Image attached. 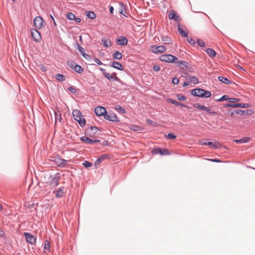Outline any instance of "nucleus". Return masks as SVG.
I'll list each match as a JSON object with an SVG mask.
<instances>
[{
	"mask_svg": "<svg viewBox=\"0 0 255 255\" xmlns=\"http://www.w3.org/2000/svg\"><path fill=\"white\" fill-rule=\"evenodd\" d=\"M192 95L195 97L201 98H209L211 96V93L209 91L202 88H196L191 91Z\"/></svg>",
	"mask_w": 255,
	"mask_h": 255,
	"instance_id": "obj_1",
	"label": "nucleus"
},
{
	"mask_svg": "<svg viewBox=\"0 0 255 255\" xmlns=\"http://www.w3.org/2000/svg\"><path fill=\"white\" fill-rule=\"evenodd\" d=\"M159 60L162 62L174 63L175 64V62L178 60V57L170 54H163L159 57Z\"/></svg>",
	"mask_w": 255,
	"mask_h": 255,
	"instance_id": "obj_2",
	"label": "nucleus"
},
{
	"mask_svg": "<svg viewBox=\"0 0 255 255\" xmlns=\"http://www.w3.org/2000/svg\"><path fill=\"white\" fill-rule=\"evenodd\" d=\"M67 65L69 67L72 68L75 72L79 74L82 73L84 71L83 68L81 66L77 64L74 61H68Z\"/></svg>",
	"mask_w": 255,
	"mask_h": 255,
	"instance_id": "obj_3",
	"label": "nucleus"
},
{
	"mask_svg": "<svg viewBox=\"0 0 255 255\" xmlns=\"http://www.w3.org/2000/svg\"><path fill=\"white\" fill-rule=\"evenodd\" d=\"M152 154H160L161 155H170V153L166 148H162L160 147L154 148L152 150Z\"/></svg>",
	"mask_w": 255,
	"mask_h": 255,
	"instance_id": "obj_4",
	"label": "nucleus"
},
{
	"mask_svg": "<svg viewBox=\"0 0 255 255\" xmlns=\"http://www.w3.org/2000/svg\"><path fill=\"white\" fill-rule=\"evenodd\" d=\"M104 118L105 120L113 122H118L119 120L118 119L117 115L113 112H107L105 114Z\"/></svg>",
	"mask_w": 255,
	"mask_h": 255,
	"instance_id": "obj_5",
	"label": "nucleus"
},
{
	"mask_svg": "<svg viewBox=\"0 0 255 255\" xmlns=\"http://www.w3.org/2000/svg\"><path fill=\"white\" fill-rule=\"evenodd\" d=\"M150 51L153 53H161L166 50V47L163 45H151L150 46Z\"/></svg>",
	"mask_w": 255,
	"mask_h": 255,
	"instance_id": "obj_6",
	"label": "nucleus"
},
{
	"mask_svg": "<svg viewBox=\"0 0 255 255\" xmlns=\"http://www.w3.org/2000/svg\"><path fill=\"white\" fill-rule=\"evenodd\" d=\"M50 178L51 179L50 183V185L53 187L57 186L59 185L60 179V174L57 172L54 175H50Z\"/></svg>",
	"mask_w": 255,
	"mask_h": 255,
	"instance_id": "obj_7",
	"label": "nucleus"
},
{
	"mask_svg": "<svg viewBox=\"0 0 255 255\" xmlns=\"http://www.w3.org/2000/svg\"><path fill=\"white\" fill-rule=\"evenodd\" d=\"M23 235L25 238L26 242L28 243L32 246L35 245L36 238L34 237V236L27 232H24Z\"/></svg>",
	"mask_w": 255,
	"mask_h": 255,
	"instance_id": "obj_8",
	"label": "nucleus"
},
{
	"mask_svg": "<svg viewBox=\"0 0 255 255\" xmlns=\"http://www.w3.org/2000/svg\"><path fill=\"white\" fill-rule=\"evenodd\" d=\"M193 107L194 108L199 109L202 111H205L208 112L209 114H211L213 115H216L217 113L214 110H212L210 109L208 107H207L205 106L201 105L199 104L196 103L193 104Z\"/></svg>",
	"mask_w": 255,
	"mask_h": 255,
	"instance_id": "obj_9",
	"label": "nucleus"
},
{
	"mask_svg": "<svg viewBox=\"0 0 255 255\" xmlns=\"http://www.w3.org/2000/svg\"><path fill=\"white\" fill-rule=\"evenodd\" d=\"M31 34L33 40L35 42L40 41L42 38L40 32L36 29H32L31 31Z\"/></svg>",
	"mask_w": 255,
	"mask_h": 255,
	"instance_id": "obj_10",
	"label": "nucleus"
},
{
	"mask_svg": "<svg viewBox=\"0 0 255 255\" xmlns=\"http://www.w3.org/2000/svg\"><path fill=\"white\" fill-rule=\"evenodd\" d=\"M43 22V18L39 16H36L33 20L35 27L38 29L42 28Z\"/></svg>",
	"mask_w": 255,
	"mask_h": 255,
	"instance_id": "obj_11",
	"label": "nucleus"
},
{
	"mask_svg": "<svg viewBox=\"0 0 255 255\" xmlns=\"http://www.w3.org/2000/svg\"><path fill=\"white\" fill-rule=\"evenodd\" d=\"M94 112L96 116L98 117H104L107 112V110L106 109L103 107L98 106L95 108Z\"/></svg>",
	"mask_w": 255,
	"mask_h": 255,
	"instance_id": "obj_12",
	"label": "nucleus"
},
{
	"mask_svg": "<svg viewBox=\"0 0 255 255\" xmlns=\"http://www.w3.org/2000/svg\"><path fill=\"white\" fill-rule=\"evenodd\" d=\"M168 17L169 19H173L176 21H180L181 20V18L174 10H171L168 14Z\"/></svg>",
	"mask_w": 255,
	"mask_h": 255,
	"instance_id": "obj_13",
	"label": "nucleus"
},
{
	"mask_svg": "<svg viewBox=\"0 0 255 255\" xmlns=\"http://www.w3.org/2000/svg\"><path fill=\"white\" fill-rule=\"evenodd\" d=\"M235 113L238 115L241 116H247V115H252L254 114V111L252 110H242L240 109H238L235 110Z\"/></svg>",
	"mask_w": 255,
	"mask_h": 255,
	"instance_id": "obj_14",
	"label": "nucleus"
},
{
	"mask_svg": "<svg viewBox=\"0 0 255 255\" xmlns=\"http://www.w3.org/2000/svg\"><path fill=\"white\" fill-rule=\"evenodd\" d=\"M175 65L180 69L185 70L187 69L188 68L189 63L185 61L179 60L178 59V60L175 62Z\"/></svg>",
	"mask_w": 255,
	"mask_h": 255,
	"instance_id": "obj_15",
	"label": "nucleus"
},
{
	"mask_svg": "<svg viewBox=\"0 0 255 255\" xmlns=\"http://www.w3.org/2000/svg\"><path fill=\"white\" fill-rule=\"evenodd\" d=\"M109 155L104 154L99 156L98 159L95 161L94 165L96 168H98L101 162L105 159L109 158Z\"/></svg>",
	"mask_w": 255,
	"mask_h": 255,
	"instance_id": "obj_16",
	"label": "nucleus"
},
{
	"mask_svg": "<svg viewBox=\"0 0 255 255\" xmlns=\"http://www.w3.org/2000/svg\"><path fill=\"white\" fill-rule=\"evenodd\" d=\"M80 140L88 144H94L96 143H100L101 140L99 139H92L87 136H82L80 137Z\"/></svg>",
	"mask_w": 255,
	"mask_h": 255,
	"instance_id": "obj_17",
	"label": "nucleus"
},
{
	"mask_svg": "<svg viewBox=\"0 0 255 255\" xmlns=\"http://www.w3.org/2000/svg\"><path fill=\"white\" fill-rule=\"evenodd\" d=\"M109 66L120 71H123L124 69V67L123 65L121 63L116 61H111Z\"/></svg>",
	"mask_w": 255,
	"mask_h": 255,
	"instance_id": "obj_18",
	"label": "nucleus"
},
{
	"mask_svg": "<svg viewBox=\"0 0 255 255\" xmlns=\"http://www.w3.org/2000/svg\"><path fill=\"white\" fill-rule=\"evenodd\" d=\"M116 42L118 45L125 46L127 45L128 40L125 36H120L117 39Z\"/></svg>",
	"mask_w": 255,
	"mask_h": 255,
	"instance_id": "obj_19",
	"label": "nucleus"
},
{
	"mask_svg": "<svg viewBox=\"0 0 255 255\" xmlns=\"http://www.w3.org/2000/svg\"><path fill=\"white\" fill-rule=\"evenodd\" d=\"M98 128L94 126H91L90 127L86 129L85 134L88 135H91V134H95L97 132V130Z\"/></svg>",
	"mask_w": 255,
	"mask_h": 255,
	"instance_id": "obj_20",
	"label": "nucleus"
},
{
	"mask_svg": "<svg viewBox=\"0 0 255 255\" xmlns=\"http://www.w3.org/2000/svg\"><path fill=\"white\" fill-rule=\"evenodd\" d=\"M72 115L75 121L82 117V113L78 110H74L72 112Z\"/></svg>",
	"mask_w": 255,
	"mask_h": 255,
	"instance_id": "obj_21",
	"label": "nucleus"
},
{
	"mask_svg": "<svg viewBox=\"0 0 255 255\" xmlns=\"http://www.w3.org/2000/svg\"><path fill=\"white\" fill-rule=\"evenodd\" d=\"M66 190L64 188H59L58 190L55 191V196L57 198H61L63 196L65 193Z\"/></svg>",
	"mask_w": 255,
	"mask_h": 255,
	"instance_id": "obj_22",
	"label": "nucleus"
},
{
	"mask_svg": "<svg viewBox=\"0 0 255 255\" xmlns=\"http://www.w3.org/2000/svg\"><path fill=\"white\" fill-rule=\"evenodd\" d=\"M120 7L119 9V12L120 14L123 15L124 16L127 17L126 13V6L123 2L120 3Z\"/></svg>",
	"mask_w": 255,
	"mask_h": 255,
	"instance_id": "obj_23",
	"label": "nucleus"
},
{
	"mask_svg": "<svg viewBox=\"0 0 255 255\" xmlns=\"http://www.w3.org/2000/svg\"><path fill=\"white\" fill-rule=\"evenodd\" d=\"M68 161L63 159H58L56 161L58 166L64 167L67 164Z\"/></svg>",
	"mask_w": 255,
	"mask_h": 255,
	"instance_id": "obj_24",
	"label": "nucleus"
},
{
	"mask_svg": "<svg viewBox=\"0 0 255 255\" xmlns=\"http://www.w3.org/2000/svg\"><path fill=\"white\" fill-rule=\"evenodd\" d=\"M206 52L208 56L211 58L215 57L217 54L216 52L213 49L210 48H207Z\"/></svg>",
	"mask_w": 255,
	"mask_h": 255,
	"instance_id": "obj_25",
	"label": "nucleus"
},
{
	"mask_svg": "<svg viewBox=\"0 0 255 255\" xmlns=\"http://www.w3.org/2000/svg\"><path fill=\"white\" fill-rule=\"evenodd\" d=\"M250 137H243L240 139H235L234 140V141L236 143H243L248 142L250 141Z\"/></svg>",
	"mask_w": 255,
	"mask_h": 255,
	"instance_id": "obj_26",
	"label": "nucleus"
},
{
	"mask_svg": "<svg viewBox=\"0 0 255 255\" xmlns=\"http://www.w3.org/2000/svg\"><path fill=\"white\" fill-rule=\"evenodd\" d=\"M104 46L105 47H109L111 46V41L109 39L106 38H102L101 40Z\"/></svg>",
	"mask_w": 255,
	"mask_h": 255,
	"instance_id": "obj_27",
	"label": "nucleus"
},
{
	"mask_svg": "<svg viewBox=\"0 0 255 255\" xmlns=\"http://www.w3.org/2000/svg\"><path fill=\"white\" fill-rule=\"evenodd\" d=\"M218 79L219 81L222 82V83L226 84H231L232 82L231 80H229L227 78L224 77L223 76H218Z\"/></svg>",
	"mask_w": 255,
	"mask_h": 255,
	"instance_id": "obj_28",
	"label": "nucleus"
},
{
	"mask_svg": "<svg viewBox=\"0 0 255 255\" xmlns=\"http://www.w3.org/2000/svg\"><path fill=\"white\" fill-rule=\"evenodd\" d=\"M177 29L179 33L181 34V36H182L183 37H187L188 32L184 31L183 29L180 26L179 24H178Z\"/></svg>",
	"mask_w": 255,
	"mask_h": 255,
	"instance_id": "obj_29",
	"label": "nucleus"
},
{
	"mask_svg": "<svg viewBox=\"0 0 255 255\" xmlns=\"http://www.w3.org/2000/svg\"><path fill=\"white\" fill-rule=\"evenodd\" d=\"M112 57L114 59L120 60L122 58V54L120 51H117L112 54Z\"/></svg>",
	"mask_w": 255,
	"mask_h": 255,
	"instance_id": "obj_30",
	"label": "nucleus"
},
{
	"mask_svg": "<svg viewBox=\"0 0 255 255\" xmlns=\"http://www.w3.org/2000/svg\"><path fill=\"white\" fill-rule=\"evenodd\" d=\"M161 38L162 41L165 43V44H170L171 43L172 40L171 39L167 36H161Z\"/></svg>",
	"mask_w": 255,
	"mask_h": 255,
	"instance_id": "obj_31",
	"label": "nucleus"
},
{
	"mask_svg": "<svg viewBox=\"0 0 255 255\" xmlns=\"http://www.w3.org/2000/svg\"><path fill=\"white\" fill-rule=\"evenodd\" d=\"M86 16L90 19H94L96 17V14L93 11H86Z\"/></svg>",
	"mask_w": 255,
	"mask_h": 255,
	"instance_id": "obj_32",
	"label": "nucleus"
},
{
	"mask_svg": "<svg viewBox=\"0 0 255 255\" xmlns=\"http://www.w3.org/2000/svg\"><path fill=\"white\" fill-rule=\"evenodd\" d=\"M55 78L58 81L62 82L65 80V76L61 74H57L55 76Z\"/></svg>",
	"mask_w": 255,
	"mask_h": 255,
	"instance_id": "obj_33",
	"label": "nucleus"
},
{
	"mask_svg": "<svg viewBox=\"0 0 255 255\" xmlns=\"http://www.w3.org/2000/svg\"><path fill=\"white\" fill-rule=\"evenodd\" d=\"M76 121L81 127H84L86 125V120L82 117L78 119Z\"/></svg>",
	"mask_w": 255,
	"mask_h": 255,
	"instance_id": "obj_34",
	"label": "nucleus"
},
{
	"mask_svg": "<svg viewBox=\"0 0 255 255\" xmlns=\"http://www.w3.org/2000/svg\"><path fill=\"white\" fill-rule=\"evenodd\" d=\"M115 108L121 114H125L126 113V111L124 108H123L120 105H116Z\"/></svg>",
	"mask_w": 255,
	"mask_h": 255,
	"instance_id": "obj_35",
	"label": "nucleus"
},
{
	"mask_svg": "<svg viewBox=\"0 0 255 255\" xmlns=\"http://www.w3.org/2000/svg\"><path fill=\"white\" fill-rule=\"evenodd\" d=\"M199 143L201 145H208V146H209L211 147H212V145H213V142H211V141H208V142H207V141H206L204 140H200Z\"/></svg>",
	"mask_w": 255,
	"mask_h": 255,
	"instance_id": "obj_36",
	"label": "nucleus"
},
{
	"mask_svg": "<svg viewBox=\"0 0 255 255\" xmlns=\"http://www.w3.org/2000/svg\"><path fill=\"white\" fill-rule=\"evenodd\" d=\"M221 147V143L217 141H215L214 143H213V145H212L211 148H214V149H218Z\"/></svg>",
	"mask_w": 255,
	"mask_h": 255,
	"instance_id": "obj_37",
	"label": "nucleus"
},
{
	"mask_svg": "<svg viewBox=\"0 0 255 255\" xmlns=\"http://www.w3.org/2000/svg\"><path fill=\"white\" fill-rule=\"evenodd\" d=\"M190 82L194 84H197L199 82L198 78L195 76H191L190 78Z\"/></svg>",
	"mask_w": 255,
	"mask_h": 255,
	"instance_id": "obj_38",
	"label": "nucleus"
},
{
	"mask_svg": "<svg viewBox=\"0 0 255 255\" xmlns=\"http://www.w3.org/2000/svg\"><path fill=\"white\" fill-rule=\"evenodd\" d=\"M76 43L77 46V49L81 53V54L82 55L83 53H85L84 49L78 42H76Z\"/></svg>",
	"mask_w": 255,
	"mask_h": 255,
	"instance_id": "obj_39",
	"label": "nucleus"
},
{
	"mask_svg": "<svg viewBox=\"0 0 255 255\" xmlns=\"http://www.w3.org/2000/svg\"><path fill=\"white\" fill-rule=\"evenodd\" d=\"M130 129L134 131H139L140 130L141 128L139 126L132 125L130 126Z\"/></svg>",
	"mask_w": 255,
	"mask_h": 255,
	"instance_id": "obj_40",
	"label": "nucleus"
},
{
	"mask_svg": "<svg viewBox=\"0 0 255 255\" xmlns=\"http://www.w3.org/2000/svg\"><path fill=\"white\" fill-rule=\"evenodd\" d=\"M228 100L229 101V96L227 95L222 96L220 98L217 100L218 102H222L224 101Z\"/></svg>",
	"mask_w": 255,
	"mask_h": 255,
	"instance_id": "obj_41",
	"label": "nucleus"
},
{
	"mask_svg": "<svg viewBox=\"0 0 255 255\" xmlns=\"http://www.w3.org/2000/svg\"><path fill=\"white\" fill-rule=\"evenodd\" d=\"M66 17L69 20H74L75 18V15L70 12L67 14Z\"/></svg>",
	"mask_w": 255,
	"mask_h": 255,
	"instance_id": "obj_42",
	"label": "nucleus"
},
{
	"mask_svg": "<svg viewBox=\"0 0 255 255\" xmlns=\"http://www.w3.org/2000/svg\"><path fill=\"white\" fill-rule=\"evenodd\" d=\"M169 139H174L176 138V135L173 133L170 132L167 135H165Z\"/></svg>",
	"mask_w": 255,
	"mask_h": 255,
	"instance_id": "obj_43",
	"label": "nucleus"
},
{
	"mask_svg": "<svg viewBox=\"0 0 255 255\" xmlns=\"http://www.w3.org/2000/svg\"><path fill=\"white\" fill-rule=\"evenodd\" d=\"M83 165L86 167V168H89L91 167L92 166V162L85 160L83 162Z\"/></svg>",
	"mask_w": 255,
	"mask_h": 255,
	"instance_id": "obj_44",
	"label": "nucleus"
},
{
	"mask_svg": "<svg viewBox=\"0 0 255 255\" xmlns=\"http://www.w3.org/2000/svg\"><path fill=\"white\" fill-rule=\"evenodd\" d=\"M167 102L169 103H171L173 105H175L176 106H178V104H179V102L174 100V99H167Z\"/></svg>",
	"mask_w": 255,
	"mask_h": 255,
	"instance_id": "obj_45",
	"label": "nucleus"
},
{
	"mask_svg": "<svg viewBox=\"0 0 255 255\" xmlns=\"http://www.w3.org/2000/svg\"><path fill=\"white\" fill-rule=\"evenodd\" d=\"M176 97L179 101H184L186 99V97L185 96L180 94H177Z\"/></svg>",
	"mask_w": 255,
	"mask_h": 255,
	"instance_id": "obj_46",
	"label": "nucleus"
},
{
	"mask_svg": "<svg viewBox=\"0 0 255 255\" xmlns=\"http://www.w3.org/2000/svg\"><path fill=\"white\" fill-rule=\"evenodd\" d=\"M50 243L48 241L45 240L44 242V249L49 250L50 249Z\"/></svg>",
	"mask_w": 255,
	"mask_h": 255,
	"instance_id": "obj_47",
	"label": "nucleus"
},
{
	"mask_svg": "<svg viewBox=\"0 0 255 255\" xmlns=\"http://www.w3.org/2000/svg\"><path fill=\"white\" fill-rule=\"evenodd\" d=\"M197 43L200 47L205 46V43L201 39H198Z\"/></svg>",
	"mask_w": 255,
	"mask_h": 255,
	"instance_id": "obj_48",
	"label": "nucleus"
},
{
	"mask_svg": "<svg viewBox=\"0 0 255 255\" xmlns=\"http://www.w3.org/2000/svg\"><path fill=\"white\" fill-rule=\"evenodd\" d=\"M240 101L239 99L236 98H229V102L231 103H237Z\"/></svg>",
	"mask_w": 255,
	"mask_h": 255,
	"instance_id": "obj_49",
	"label": "nucleus"
},
{
	"mask_svg": "<svg viewBox=\"0 0 255 255\" xmlns=\"http://www.w3.org/2000/svg\"><path fill=\"white\" fill-rule=\"evenodd\" d=\"M105 77L110 82H114V77L110 73H108Z\"/></svg>",
	"mask_w": 255,
	"mask_h": 255,
	"instance_id": "obj_50",
	"label": "nucleus"
},
{
	"mask_svg": "<svg viewBox=\"0 0 255 255\" xmlns=\"http://www.w3.org/2000/svg\"><path fill=\"white\" fill-rule=\"evenodd\" d=\"M187 41L191 44V45H195L196 44V42L195 41L192 39V38L191 37H189L187 36Z\"/></svg>",
	"mask_w": 255,
	"mask_h": 255,
	"instance_id": "obj_51",
	"label": "nucleus"
},
{
	"mask_svg": "<svg viewBox=\"0 0 255 255\" xmlns=\"http://www.w3.org/2000/svg\"><path fill=\"white\" fill-rule=\"evenodd\" d=\"M94 61L98 64L99 65H106V64H103L101 60H100L97 57H94L93 58Z\"/></svg>",
	"mask_w": 255,
	"mask_h": 255,
	"instance_id": "obj_52",
	"label": "nucleus"
},
{
	"mask_svg": "<svg viewBox=\"0 0 255 255\" xmlns=\"http://www.w3.org/2000/svg\"><path fill=\"white\" fill-rule=\"evenodd\" d=\"M68 90L72 94H75L77 92V89L72 86L68 87Z\"/></svg>",
	"mask_w": 255,
	"mask_h": 255,
	"instance_id": "obj_53",
	"label": "nucleus"
},
{
	"mask_svg": "<svg viewBox=\"0 0 255 255\" xmlns=\"http://www.w3.org/2000/svg\"><path fill=\"white\" fill-rule=\"evenodd\" d=\"M239 107L245 108H248L250 107V105L248 104H244V103H239Z\"/></svg>",
	"mask_w": 255,
	"mask_h": 255,
	"instance_id": "obj_54",
	"label": "nucleus"
},
{
	"mask_svg": "<svg viewBox=\"0 0 255 255\" xmlns=\"http://www.w3.org/2000/svg\"><path fill=\"white\" fill-rule=\"evenodd\" d=\"M160 66L157 64L154 65L153 67V70L155 72L159 71L160 70Z\"/></svg>",
	"mask_w": 255,
	"mask_h": 255,
	"instance_id": "obj_55",
	"label": "nucleus"
},
{
	"mask_svg": "<svg viewBox=\"0 0 255 255\" xmlns=\"http://www.w3.org/2000/svg\"><path fill=\"white\" fill-rule=\"evenodd\" d=\"M172 83L173 84L176 85L179 83V79L178 78L175 77L172 80Z\"/></svg>",
	"mask_w": 255,
	"mask_h": 255,
	"instance_id": "obj_56",
	"label": "nucleus"
},
{
	"mask_svg": "<svg viewBox=\"0 0 255 255\" xmlns=\"http://www.w3.org/2000/svg\"><path fill=\"white\" fill-rule=\"evenodd\" d=\"M82 55L87 60H90L92 59L91 57L89 54H86L85 53H83Z\"/></svg>",
	"mask_w": 255,
	"mask_h": 255,
	"instance_id": "obj_57",
	"label": "nucleus"
},
{
	"mask_svg": "<svg viewBox=\"0 0 255 255\" xmlns=\"http://www.w3.org/2000/svg\"><path fill=\"white\" fill-rule=\"evenodd\" d=\"M114 81L118 82L119 83L122 84H123V82H122V81L117 76L114 77Z\"/></svg>",
	"mask_w": 255,
	"mask_h": 255,
	"instance_id": "obj_58",
	"label": "nucleus"
},
{
	"mask_svg": "<svg viewBox=\"0 0 255 255\" xmlns=\"http://www.w3.org/2000/svg\"><path fill=\"white\" fill-rule=\"evenodd\" d=\"M100 70L102 72V74L104 76L106 75L108 73L106 72V70L103 68H100Z\"/></svg>",
	"mask_w": 255,
	"mask_h": 255,
	"instance_id": "obj_59",
	"label": "nucleus"
},
{
	"mask_svg": "<svg viewBox=\"0 0 255 255\" xmlns=\"http://www.w3.org/2000/svg\"><path fill=\"white\" fill-rule=\"evenodd\" d=\"M239 103H230V107L231 108H237L239 107Z\"/></svg>",
	"mask_w": 255,
	"mask_h": 255,
	"instance_id": "obj_60",
	"label": "nucleus"
},
{
	"mask_svg": "<svg viewBox=\"0 0 255 255\" xmlns=\"http://www.w3.org/2000/svg\"><path fill=\"white\" fill-rule=\"evenodd\" d=\"M228 114H229L231 116L233 117L235 113V110L232 111L231 110H228L227 111Z\"/></svg>",
	"mask_w": 255,
	"mask_h": 255,
	"instance_id": "obj_61",
	"label": "nucleus"
},
{
	"mask_svg": "<svg viewBox=\"0 0 255 255\" xmlns=\"http://www.w3.org/2000/svg\"><path fill=\"white\" fill-rule=\"evenodd\" d=\"M209 160L212 162H221L222 161L220 160V159H217V158H214V159H209Z\"/></svg>",
	"mask_w": 255,
	"mask_h": 255,
	"instance_id": "obj_62",
	"label": "nucleus"
},
{
	"mask_svg": "<svg viewBox=\"0 0 255 255\" xmlns=\"http://www.w3.org/2000/svg\"><path fill=\"white\" fill-rule=\"evenodd\" d=\"M101 144L104 146H107L109 144V142L107 140H104L102 142L100 143Z\"/></svg>",
	"mask_w": 255,
	"mask_h": 255,
	"instance_id": "obj_63",
	"label": "nucleus"
},
{
	"mask_svg": "<svg viewBox=\"0 0 255 255\" xmlns=\"http://www.w3.org/2000/svg\"><path fill=\"white\" fill-rule=\"evenodd\" d=\"M74 20H75V21H76V22L77 23H80V22L81 21V18H80V17H75V19H74Z\"/></svg>",
	"mask_w": 255,
	"mask_h": 255,
	"instance_id": "obj_64",
	"label": "nucleus"
}]
</instances>
